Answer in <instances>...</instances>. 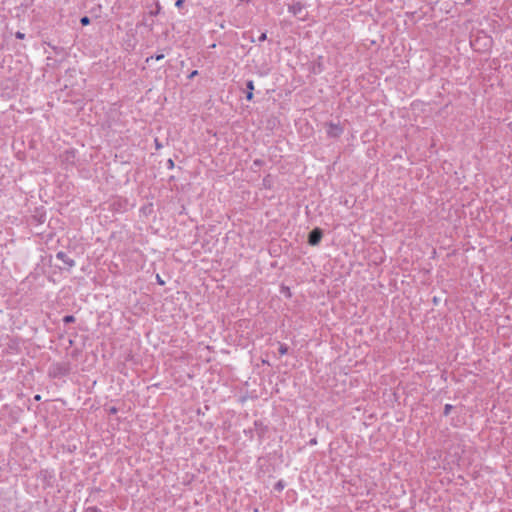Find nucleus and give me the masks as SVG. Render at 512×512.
Wrapping results in <instances>:
<instances>
[{"label":"nucleus","instance_id":"nucleus-10","mask_svg":"<svg viewBox=\"0 0 512 512\" xmlns=\"http://www.w3.org/2000/svg\"><path fill=\"white\" fill-rule=\"evenodd\" d=\"M279 353L280 355H286L288 353V346L286 344H280Z\"/></svg>","mask_w":512,"mask_h":512},{"label":"nucleus","instance_id":"nucleus-19","mask_svg":"<svg viewBox=\"0 0 512 512\" xmlns=\"http://www.w3.org/2000/svg\"><path fill=\"white\" fill-rule=\"evenodd\" d=\"M167 167H168L169 169H172V168L174 167V162H173V160H172V159H169V160L167 161Z\"/></svg>","mask_w":512,"mask_h":512},{"label":"nucleus","instance_id":"nucleus-6","mask_svg":"<svg viewBox=\"0 0 512 512\" xmlns=\"http://www.w3.org/2000/svg\"><path fill=\"white\" fill-rule=\"evenodd\" d=\"M165 57L163 53H157L155 55H152L148 58H146V63H149L151 60L155 59L156 61L162 60Z\"/></svg>","mask_w":512,"mask_h":512},{"label":"nucleus","instance_id":"nucleus-23","mask_svg":"<svg viewBox=\"0 0 512 512\" xmlns=\"http://www.w3.org/2000/svg\"><path fill=\"white\" fill-rule=\"evenodd\" d=\"M34 400L35 401H40L41 400V396L39 394L35 395L34 396Z\"/></svg>","mask_w":512,"mask_h":512},{"label":"nucleus","instance_id":"nucleus-3","mask_svg":"<svg viewBox=\"0 0 512 512\" xmlns=\"http://www.w3.org/2000/svg\"><path fill=\"white\" fill-rule=\"evenodd\" d=\"M322 239V231L319 228L313 229L308 236V243L312 246L319 244Z\"/></svg>","mask_w":512,"mask_h":512},{"label":"nucleus","instance_id":"nucleus-9","mask_svg":"<svg viewBox=\"0 0 512 512\" xmlns=\"http://www.w3.org/2000/svg\"><path fill=\"white\" fill-rule=\"evenodd\" d=\"M62 320L65 324L73 323L75 321V317L73 315H65Z\"/></svg>","mask_w":512,"mask_h":512},{"label":"nucleus","instance_id":"nucleus-20","mask_svg":"<svg viewBox=\"0 0 512 512\" xmlns=\"http://www.w3.org/2000/svg\"><path fill=\"white\" fill-rule=\"evenodd\" d=\"M183 2H184V0H177V1L175 2V6H176L177 8H181V7H182V5H183Z\"/></svg>","mask_w":512,"mask_h":512},{"label":"nucleus","instance_id":"nucleus-12","mask_svg":"<svg viewBox=\"0 0 512 512\" xmlns=\"http://www.w3.org/2000/svg\"><path fill=\"white\" fill-rule=\"evenodd\" d=\"M80 23L81 25L83 26H87L88 24H90V18L88 16H83L81 19H80Z\"/></svg>","mask_w":512,"mask_h":512},{"label":"nucleus","instance_id":"nucleus-4","mask_svg":"<svg viewBox=\"0 0 512 512\" xmlns=\"http://www.w3.org/2000/svg\"><path fill=\"white\" fill-rule=\"evenodd\" d=\"M56 259L60 260L63 262V264L65 265V267L67 268H72L75 266V261L70 258L67 253L63 252V251H59L56 253Z\"/></svg>","mask_w":512,"mask_h":512},{"label":"nucleus","instance_id":"nucleus-24","mask_svg":"<svg viewBox=\"0 0 512 512\" xmlns=\"http://www.w3.org/2000/svg\"><path fill=\"white\" fill-rule=\"evenodd\" d=\"M110 412H111V413H116V412H117V410H116V408H115V407H112V408L110 409Z\"/></svg>","mask_w":512,"mask_h":512},{"label":"nucleus","instance_id":"nucleus-17","mask_svg":"<svg viewBox=\"0 0 512 512\" xmlns=\"http://www.w3.org/2000/svg\"><path fill=\"white\" fill-rule=\"evenodd\" d=\"M246 100L247 101H252L253 100V92L247 91V93H246Z\"/></svg>","mask_w":512,"mask_h":512},{"label":"nucleus","instance_id":"nucleus-1","mask_svg":"<svg viewBox=\"0 0 512 512\" xmlns=\"http://www.w3.org/2000/svg\"><path fill=\"white\" fill-rule=\"evenodd\" d=\"M70 371L71 365L69 362H57L49 367L48 375L51 378L58 379L67 376Z\"/></svg>","mask_w":512,"mask_h":512},{"label":"nucleus","instance_id":"nucleus-18","mask_svg":"<svg viewBox=\"0 0 512 512\" xmlns=\"http://www.w3.org/2000/svg\"><path fill=\"white\" fill-rule=\"evenodd\" d=\"M155 147L157 150L162 148V144L159 142V140L157 138L155 139Z\"/></svg>","mask_w":512,"mask_h":512},{"label":"nucleus","instance_id":"nucleus-11","mask_svg":"<svg viewBox=\"0 0 512 512\" xmlns=\"http://www.w3.org/2000/svg\"><path fill=\"white\" fill-rule=\"evenodd\" d=\"M84 512H102V510L96 506L86 507Z\"/></svg>","mask_w":512,"mask_h":512},{"label":"nucleus","instance_id":"nucleus-13","mask_svg":"<svg viewBox=\"0 0 512 512\" xmlns=\"http://www.w3.org/2000/svg\"><path fill=\"white\" fill-rule=\"evenodd\" d=\"M246 88H247V91L253 92V90H254V82H253V80H248L246 82Z\"/></svg>","mask_w":512,"mask_h":512},{"label":"nucleus","instance_id":"nucleus-16","mask_svg":"<svg viewBox=\"0 0 512 512\" xmlns=\"http://www.w3.org/2000/svg\"><path fill=\"white\" fill-rule=\"evenodd\" d=\"M15 37H16L17 39H24V38H25V34H24V33H22V32H20V31H17V32L15 33Z\"/></svg>","mask_w":512,"mask_h":512},{"label":"nucleus","instance_id":"nucleus-21","mask_svg":"<svg viewBox=\"0 0 512 512\" xmlns=\"http://www.w3.org/2000/svg\"><path fill=\"white\" fill-rule=\"evenodd\" d=\"M196 75H198V71H197V70H194V71H192V72L189 74L188 78H189V79H192V78H194Z\"/></svg>","mask_w":512,"mask_h":512},{"label":"nucleus","instance_id":"nucleus-8","mask_svg":"<svg viewBox=\"0 0 512 512\" xmlns=\"http://www.w3.org/2000/svg\"><path fill=\"white\" fill-rule=\"evenodd\" d=\"M285 487V482L283 480H279L275 486H274V489L277 490V491H282Z\"/></svg>","mask_w":512,"mask_h":512},{"label":"nucleus","instance_id":"nucleus-5","mask_svg":"<svg viewBox=\"0 0 512 512\" xmlns=\"http://www.w3.org/2000/svg\"><path fill=\"white\" fill-rule=\"evenodd\" d=\"M302 9L303 6L300 2L293 3L288 7V11L293 15H298L299 13H301Z\"/></svg>","mask_w":512,"mask_h":512},{"label":"nucleus","instance_id":"nucleus-25","mask_svg":"<svg viewBox=\"0 0 512 512\" xmlns=\"http://www.w3.org/2000/svg\"><path fill=\"white\" fill-rule=\"evenodd\" d=\"M508 126H509L510 130L512 131V122H510V123L508 124Z\"/></svg>","mask_w":512,"mask_h":512},{"label":"nucleus","instance_id":"nucleus-22","mask_svg":"<svg viewBox=\"0 0 512 512\" xmlns=\"http://www.w3.org/2000/svg\"><path fill=\"white\" fill-rule=\"evenodd\" d=\"M157 281L159 284L163 285L164 284V281L160 278L159 275H157Z\"/></svg>","mask_w":512,"mask_h":512},{"label":"nucleus","instance_id":"nucleus-2","mask_svg":"<svg viewBox=\"0 0 512 512\" xmlns=\"http://www.w3.org/2000/svg\"><path fill=\"white\" fill-rule=\"evenodd\" d=\"M328 137L330 138H338L343 133V128L340 124L330 122L327 124V131H326Z\"/></svg>","mask_w":512,"mask_h":512},{"label":"nucleus","instance_id":"nucleus-7","mask_svg":"<svg viewBox=\"0 0 512 512\" xmlns=\"http://www.w3.org/2000/svg\"><path fill=\"white\" fill-rule=\"evenodd\" d=\"M65 156H66L67 161L73 160L75 158V150L74 149L67 150L65 152Z\"/></svg>","mask_w":512,"mask_h":512},{"label":"nucleus","instance_id":"nucleus-14","mask_svg":"<svg viewBox=\"0 0 512 512\" xmlns=\"http://www.w3.org/2000/svg\"><path fill=\"white\" fill-rule=\"evenodd\" d=\"M452 408H453V406L451 404H446L444 406V411H443L444 415L445 416L449 415V413L452 410Z\"/></svg>","mask_w":512,"mask_h":512},{"label":"nucleus","instance_id":"nucleus-15","mask_svg":"<svg viewBox=\"0 0 512 512\" xmlns=\"http://www.w3.org/2000/svg\"><path fill=\"white\" fill-rule=\"evenodd\" d=\"M266 39H267V34H266V32H263V33H261V35L259 36V38H258V42H263V41H265Z\"/></svg>","mask_w":512,"mask_h":512}]
</instances>
